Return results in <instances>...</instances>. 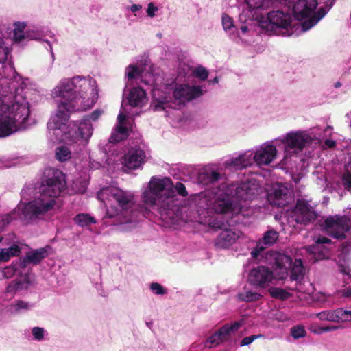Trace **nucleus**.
<instances>
[{"mask_svg":"<svg viewBox=\"0 0 351 351\" xmlns=\"http://www.w3.org/2000/svg\"><path fill=\"white\" fill-rule=\"evenodd\" d=\"M65 188L64 175L58 169H47L40 187L39 197L23 205L21 219L25 223L42 219L46 213L53 208L56 204V198Z\"/></svg>","mask_w":351,"mask_h":351,"instance_id":"f257e3e1","label":"nucleus"},{"mask_svg":"<svg viewBox=\"0 0 351 351\" xmlns=\"http://www.w3.org/2000/svg\"><path fill=\"white\" fill-rule=\"evenodd\" d=\"M89 86L84 78L76 76L62 80L54 88L53 95L60 97L61 102L70 104L71 108H86V91Z\"/></svg>","mask_w":351,"mask_h":351,"instance_id":"f03ea898","label":"nucleus"},{"mask_svg":"<svg viewBox=\"0 0 351 351\" xmlns=\"http://www.w3.org/2000/svg\"><path fill=\"white\" fill-rule=\"evenodd\" d=\"M110 201H114L117 207L111 206L107 209L106 217L110 219L117 218L120 223H129L134 218V195L129 192L118 188L106 190Z\"/></svg>","mask_w":351,"mask_h":351,"instance_id":"7ed1b4c3","label":"nucleus"},{"mask_svg":"<svg viewBox=\"0 0 351 351\" xmlns=\"http://www.w3.org/2000/svg\"><path fill=\"white\" fill-rule=\"evenodd\" d=\"M175 197V191L170 178L159 179L152 177L149 182L148 190L143 193L146 204L169 206L170 199Z\"/></svg>","mask_w":351,"mask_h":351,"instance_id":"20e7f679","label":"nucleus"},{"mask_svg":"<svg viewBox=\"0 0 351 351\" xmlns=\"http://www.w3.org/2000/svg\"><path fill=\"white\" fill-rule=\"evenodd\" d=\"M200 208L217 214H228L234 210L232 196L230 193L215 195L202 196L198 201Z\"/></svg>","mask_w":351,"mask_h":351,"instance_id":"39448f33","label":"nucleus"},{"mask_svg":"<svg viewBox=\"0 0 351 351\" xmlns=\"http://www.w3.org/2000/svg\"><path fill=\"white\" fill-rule=\"evenodd\" d=\"M258 26L268 34H276L277 29H287L291 23L289 14L280 10L271 11L267 16H261L258 20Z\"/></svg>","mask_w":351,"mask_h":351,"instance_id":"423d86ee","label":"nucleus"},{"mask_svg":"<svg viewBox=\"0 0 351 351\" xmlns=\"http://www.w3.org/2000/svg\"><path fill=\"white\" fill-rule=\"evenodd\" d=\"M30 114L29 102L22 95H16L14 103L8 108L7 116L21 129Z\"/></svg>","mask_w":351,"mask_h":351,"instance_id":"0eeeda50","label":"nucleus"},{"mask_svg":"<svg viewBox=\"0 0 351 351\" xmlns=\"http://www.w3.org/2000/svg\"><path fill=\"white\" fill-rule=\"evenodd\" d=\"M328 235L338 240L346 239V233L351 228V220L346 216H330L324 221Z\"/></svg>","mask_w":351,"mask_h":351,"instance_id":"6e6552de","label":"nucleus"},{"mask_svg":"<svg viewBox=\"0 0 351 351\" xmlns=\"http://www.w3.org/2000/svg\"><path fill=\"white\" fill-rule=\"evenodd\" d=\"M258 185L255 181H247L240 184L234 183L228 186L227 191L232 197L241 201H251L258 195Z\"/></svg>","mask_w":351,"mask_h":351,"instance_id":"1a4fd4ad","label":"nucleus"},{"mask_svg":"<svg viewBox=\"0 0 351 351\" xmlns=\"http://www.w3.org/2000/svg\"><path fill=\"white\" fill-rule=\"evenodd\" d=\"M317 215L312 210L308 202L304 199H298L293 209L291 218L298 224L306 225L315 220Z\"/></svg>","mask_w":351,"mask_h":351,"instance_id":"9d476101","label":"nucleus"},{"mask_svg":"<svg viewBox=\"0 0 351 351\" xmlns=\"http://www.w3.org/2000/svg\"><path fill=\"white\" fill-rule=\"evenodd\" d=\"M67 132H65L73 142H77L79 138L88 141L93 134V127L87 117H84L79 123H70Z\"/></svg>","mask_w":351,"mask_h":351,"instance_id":"9b49d317","label":"nucleus"},{"mask_svg":"<svg viewBox=\"0 0 351 351\" xmlns=\"http://www.w3.org/2000/svg\"><path fill=\"white\" fill-rule=\"evenodd\" d=\"M282 141L285 145L286 149L302 151L311 144L312 138L304 131L291 132L287 134Z\"/></svg>","mask_w":351,"mask_h":351,"instance_id":"f8f14e48","label":"nucleus"},{"mask_svg":"<svg viewBox=\"0 0 351 351\" xmlns=\"http://www.w3.org/2000/svg\"><path fill=\"white\" fill-rule=\"evenodd\" d=\"M274 279L273 271L267 267L258 266L249 274L248 282L256 287L265 288Z\"/></svg>","mask_w":351,"mask_h":351,"instance_id":"ddd939ff","label":"nucleus"},{"mask_svg":"<svg viewBox=\"0 0 351 351\" xmlns=\"http://www.w3.org/2000/svg\"><path fill=\"white\" fill-rule=\"evenodd\" d=\"M173 97L179 104H184L186 101H190L198 98L203 95V90L199 86L176 85L173 89Z\"/></svg>","mask_w":351,"mask_h":351,"instance_id":"4468645a","label":"nucleus"},{"mask_svg":"<svg viewBox=\"0 0 351 351\" xmlns=\"http://www.w3.org/2000/svg\"><path fill=\"white\" fill-rule=\"evenodd\" d=\"M70 104L60 102L57 106L56 113L53 118L54 126L50 124L49 128L51 130H63L67 121L70 118V114L73 112L86 110V108H74L71 107Z\"/></svg>","mask_w":351,"mask_h":351,"instance_id":"2eb2a0df","label":"nucleus"},{"mask_svg":"<svg viewBox=\"0 0 351 351\" xmlns=\"http://www.w3.org/2000/svg\"><path fill=\"white\" fill-rule=\"evenodd\" d=\"M317 5V0H299L293 7L294 17L299 21H304L308 19Z\"/></svg>","mask_w":351,"mask_h":351,"instance_id":"dca6fc26","label":"nucleus"},{"mask_svg":"<svg viewBox=\"0 0 351 351\" xmlns=\"http://www.w3.org/2000/svg\"><path fill=\"white\" fill-rule=\"evenodd\" d=\"M241 232L234 228L223 229L215 240V245L220 249H226L234 244L239 238Z\"/></svg>","mask_w":351,"mask_h":351,"instance_id":"f3484780","label":"nucleus"},{"mask_svg":"<svg viewBox=\"0 0 351 351\" xmlns=\"http://www.w3.org/2000/svg\"><path fill=\"white\" fill-rule=\"evenodd\" d=\"M145 153L141 149L130 150L124 157V165L129 169H136L144 162Z\"/></svg>","mask_w":351,"mask_h":351,"instance_id":"a211bd4d","label":"nucleus"},{"mask_svg":"<svg viewBox=\"0 0 351 351\" xmlns=\"http://www.w3.org/2000/svg\"><path fill=\"white\" fill-rule=\"evenodd\" d=\"M49 246L31 250L26 253L25 256L21 262V267H25L27 264L32 263L34 265H38L42 260L49 256Z\"/></svg>","mask_w":351,"mask_h":351,"instance_id":"6ab92c4d","label":"nucleus"},{"mask_svg":"<svg viewBox=\"0 0 351 351\" xmlns=\"http://www.w3.org/2000/svg\"><path fill=\"white\" fill-rule=\"evenodd\" d=\"M276 147L273 145H268L255 153L254 160L259 165H269L276 158Z\"/></svg>","mask_w":351,"mask_h":351,"instance_id":"aec40b11","label":"nucleus"},{"mask_svg":"<svg viewBox=\"0 0 351 351\" xmlns=\"http://www.w3.org/2000/svg\"><path fill=\"white\" fill-rule=\"evenodd\" d=\"M288 191L285 187H278L267 195V200L272 206L285 207L289 203Z\"/></svg>","mask_w":351,"mask_h":351,"instance_id":"412c9836","label":"nucleus"},{"mask_svg":"<svg viewBox=\"0 0 351 351\" xmlns=\"http://www.w3.org/2000/svg\"><path fill=\"white\" fill-rule=\"evenodd\" d=\"M128 100L130 106L132 107H141L147 100V93L141 87H134L129 92Z\"/></svg>","mask_w":351,"mask_h":351,"instance_id":"4be33fe9","label":"nucleus"},{"mask_svg":"<svg viewBox=\"0 0 351 351\" xmlns=\"http://www.w3.org/2000/svg\"><path fill=\"white\" fill-rule=\"evenodd\" d=\"M243 325V321L239 320L232 324H226L218 330V335L223 342L228 341L233 332H237Z\"/></svg>","mask_w":351,"mask_h":351,"instance_id":"5701e85b","label":"nucleus"},{"mask_svg":"<svg viewBox=\"0 0 351 351\" xmlns=\"http://www.w3.org/2000/svg\"><path fill=\"white\" fill-rule=\"evenodd\" d=\"M19 130L21 129L6 114L0 117V138L9 136Z\"/></svg>","mask_w":351,"mask_h":351,"instance_id":"b1692460","label":"nucleus"},{"mask_svg":"<svg viewBox=\"0 0 351 351\" xmlns=\"http://www.w3.org/2000/svg\"><path fill=\"white\" fill-rule=\"evenodd\" d=\"M279 233L274 230L266 231L262 239L258 241V247L261 250H265L268 247L273 245L278 239Z\"/></svg>","mask_w":351,"mask_h":351,"instance_id":"393cba45","label":"nucleus"},{"mask_svg":"<svg viewBox=\"0 0 351 351\" xmlns=\"http://www.w3.org/2000/svg\"><path fill=\"white\" fill-rule=\"evenodd\" d=\"M22 209H23V206L22 207L18 206L16 208H14L11 213L6 214L5 215H3V216H0V232L12 220L20 219L23 223H26L20 217V215H21Z\"/></svg>","mask_w":351,"mask_h":351,"instance_id":"a878e982","label":"nucleus"},{"mask_svg":"<svg viewBox=\"0 0 351 351\" xmlns=\"http://www.w3.org/2000/svg\"><path fill=\"white\" fill-rule=\"evenodd\" d=\"M221 177V176L219 172L214 170H208L200 173L198 178L202 184L208 185L216 183L220 180Z\"/></svg>","mask_w":351,"mask_h":351,"instance_id":"bb28decb","label":"nucleus"},{"mask_svg":"<svg viewBox=\"0 0 351 351\" xmlns=\"http://www.w3.org/2000/svg\"><path fill=\"white\" fill-rule=\"evenodd\" d=\"M326 14L324 8H320L317 12L313 13L311 17L302 23V27L304 31H307L315 25Z\"/></svg>","mask_w":351,"mask_h":351,"instance_id":"cd10ccee","label":"nucleus"},{"mask_svg":"<svg viewBox=\"0 0 351 351\" xmlns=\"http://www.w3.org/2000/svg\"><path fill=\"white\" fill-rule=\"evenodd\" d=\"M20 252L21 249L16 244H13L8 248L1 249L0 251V261L2 262L8 261L12 256H18Z\"/></svg>","mask_w":351,"mask_h":351,"instance_id":"c85d7f7f","label":"nucleus"},{"mask_svg":"<svg viewBox=\"0 0 351 351\" xmlns=\"http://www.w3.org/2000/svg\"><path fill=\"white\" fill-rule=\"evenodd\" d=\"M250 12L256 10H266L270 4V0H244Z\"/></svg>","mask_w":351,"mask_h":351,"instance_id":"c756f323","label":"nucleus"},{"mask_svg":"<svg viewBox=\"0 0 351 351\" xmlns=\"http://www.w3.org/2000/svg\"><path fill=\"white\" fill-rule=\"evenodd\" d=\"M237 297L240 301L251 302L261 300L263 298V295L256 291H245L244 292L239 293Z\"/></svg>","mask_w":351,"mask_h":351,"instance_id":"7c9ffc66","label":"nucleus"},{"mask_svg":"<svg viewBox=\"0 0 351 351\" xmlns=\"http://www.w3.org/2000/svg\"><path fill=\"white\" fill-rule=\"evenodd\" d=\"M269 295L275 299L282 301L287 300L291 295L285 289L280 287H271L268 289Z\"/></svg>","mask_w":351,"mask_h":351,"instance_id":"2f4dec72","label":"nucleus"},{"mask_svg":"<svg viewBox=\"0 0 351 351\" xmlns=\"http://www.w3.org/2000/svg\"><path fill=\"white\" fill-rule=\"evenodd\" d=\"M75 223L80 226H88L92 223H95V218L90 217L88 214L80 213L77 215L73 219Z\"/></svg>","mask_w":351,"mask_h":351,"instance_id":"473e14b6","label":"nucleus"},{"mask_svg":"<svg viewBox=\"0 0 351 351\" xmlns=\"http://www.w3.org/2000/svg\"><path fill=\"white\" fill-rule=\"evenodd\" d=\"M154 110H165L167 108H171V101L167 97L157 99L154 101Z\"/></svg>","mask_w":351,"mask_h":351,"instance_id":"72a5a7b5","label":"nucleus"},{"mask_svg":"<svg viewBox=\"0 0 351 351\" xmlns=\"http://www.w3.org/2000/svg\"><path fill=\"white\" fill-rule=\"evenodd\" d=\"M56 158L61 161H66L68 160L71 156V151L65 146H60L57 148L56 152Z\"/></svg>","mask_w":351,"mask_h":351,"instance_id":"f704fd0d","label":"nucleus"},{"mask_svg":"<svg viewBox=\"0 0 351 351\" xmlns=\"http://www.w3.org/2000/svg\"><path fill=\"white\" fill-rule=\"evenodd\" d=\"M208 226L215 230H221L227 228V223L219 217H212L208 220Z\"/></svg>","mask_w":351,"mask_h":351,"instance_id":"c9c22d12","label":"nucleus"},{"mask_svg":"<svg viewBox=\"0 0 351 351\" xmlns=\"http://www.w3.org/2000/svg\"><path fill=\"white\" fill-rule=\"evenodd\" d=\"M250 165V161L245 159L243 155L233 158L231 161V165L237 169H243Z\"/></svg>","mask_w":351,"mask_h":351,"instance_id":"e433bc0d","label":"nucleus"},{"mask_svg":"<svg viewBox=\"0 0 351 351\" xmlns=\"http://www.w3.org/2000/svg\"><path fill=\"white\" fill-rule=\"evenodd\" d=\"M291 264V258L284 254L278 255V256L276 258L274 262L276 267L279 269L286 268L287 265L290 266Z\"/></svg>","mask_w":351,"mask_h":351,"instance_id":"4c0bfd02","label":"nucleus"},{"mask_svg":"<svg viewBox=\"0 0 351 351\" xmlns=\"http://www.w3.org/2000/svg\"><path fill=\"white\" fill-rule=\"evenodd\" d=\"M126 75L129 80L139 77L141 76L143 71L136 65L130 64L126 69Z\"/></svg>","mask_w":351,"mask_h":351,"instance_id":"58836bf2","label":"nucleus"},{"mask_svg":"<svg viewBox=\"0 0 351 351\" xmlns=\"http://www.w3.org/2000/svg\"><path fill=\"white\" fill-rule=\"evenodd\" d=\"M291 335L294 339H297L305 337L306 332L303 326L298 325L291 328Z\"/></svg>","mask_w":351,"mask_h":351,"instance_id":"ea45409f","label":"nucleus"},{"mask_svg":"<svg viewBox=\"0 0 351 351\" xmlns=\"http://www.w3.org/2000/svg\"><path fill=\"white\" fill-rule=\"evenodd\" d=\"M331 243V240L326 237L319 236L315 240V245H311L308 247V250L311 253H315L319 244H328Z\"/></svg>","mask_w":351,"mask_h":351,"instance_id":"a19ab883","label":"nucleus"},{"mask_svg":"<svg viewBox=\"0 0 351 351\" xmlns=\"http://www.w3.org/2000/svg\"><path fill=\"white\" fill-rule=\"evenodd\" d=\"M192 73L193 76L202 81L206 80L208 77V71L202 66H198Z\"/></svg>","mask_w":351,"mask_h":351,"instance_id":"79ce46f5","label":"nucleus"},{"mask_svg":"<svg viewBox=\"0 0 351 351\" xmlns=\"http://www.w3.org/2000/svg\"><path fill=\"white\" fill-rule=\"evenodd\" d=\"M223 342L219 336L217 331L210 336L206 341L205 346L209 348L215 347Z\"/></svg>","mask_w":351,"mask_h":351,"instance_id":"37998d69","label":"nucleus"},{"mask_svg":"<svg viewBox=\"0 0 351 351\" xmlns=\"http://www.w3.org/2000/svg\"><path fill=\"white\" fill-rule=\"evenodd\" d=\"M304 269L296 268H292L290 272V280L291 281L300 282L304 277Z\"/></svg>","mask_w":351,"mask_h":351,"instance_id":"c03bdc74","label":"nucleus"},{"mask_svg":"<svg viewBox=\"0 0 351 351\" xmlns=\"http://www.w3.org/2000/svg\"><path fill=\"white\" fill-rule=\"evenodd\" d=\"M21 290H23L21 280H13L6 287V291L8 293H15Z\"/></svg>","mask_w":351,"mask_h":351,"instance_id":"a18cd8bd","label":"nucleus"},{"mask_svg":"<svg viewBox=\"0 0 351 351\" xmlns=\"http://www.w3.org/2000/svg\"><path fill=\"white\" fill-rule=\"evenodd\" d=\"M16 270V266L11 265L3 269H0V273L3 278H10L15 274Z\"/></svg>","mask_w":351,"mask_h":351,"instance_id":"49530a36","label":"nucleus"},{"mask_svg":"<svg viewBox=\"0 0 351 351\" xmlns=\"http://www.w3.org/2000/svg\"><path fill=\"white\" fill-rule=\"evenodd\" d=\"M317 317L321 320H327L330 322H335V316L334 315L333 311H323L317 314Z\"/></svg>","mask_w":351,"mask_h":351,"instance_id":"de8ad7c7","label":"nucleus"},{"mask_svg":"<svg viewBox=\"0 0 351 351\" xmlns=\"http://www.w3.org/2000/svg\"><path fill=\"white\" fill-rule=\"evenodd\" d=\"M114 130L117 131V132L123 136L124 140H125L130 136L129 128L124 125L117 124Z\"/></svg>","mask_w":351,"mask_h":351,"instance_id":"09e8293b","label":"nucleus"},{"mask_svg":"<svg viewBox=\"0 0 351 351\" xmlns=\"http://www.w3.org/2000/svg\"><path fill=\"white\" fill-rule=\"evenodd\" d=\"M175 193L177 192L179 195L182 197H186L188 195V192L186 191L185 185L180 182H178L176 186L173 187Z\"/></svg>","mask_w":351,"mask_h":351,"instance_id":"8fccbe9b","label":"nucleus"},{"mask_svg":"<svg viewBox=\"0 0 351 351\" xmlns=\"http://www.w3.org/2000/svg\"><path fill=\"white\" fill-rule=\"evenodd\" d=\"M222 25L225 30L230 29L233 27V20L226 14L222 16Z\"/></svg>","mask_w":351,"mask_h":351,"instance_id":"3c124183","label":"nucleus"},{"mask_svg":"<svg viewBox=\"0 0 351 351\" xmlns=\"http://www.w3.org/2000/svg\"><path fill=\"white\" fill-rule=\"evenodd\" d=\"M333 313L334 315L336 317L335 322L339 323L347 319V317H345V314L346 313L345 310L342 308H338L333 311Z\"/></svg>","mask_w":351,"mask_h":351,"instance_id":"603ef678","label":"nucleus"},{"mask_svg":"<svg viewBox=\"0 0 351 351\" xmlns=\"http://www.w3.org/2000/svg\"><path fill=\"white\" fill-rule=\"evenodd\" d=\"M263 337V335H252L251 336L245 337L241 340V341L240 343V346H247V345L250 344L251 343H252L254 340H256L260 337Z\"/></svg>","mask_w":351,"mask_h":351,"instance_id":"864d4df0","label":"nucleus"},{"mask_svg":"<svg viewBox=\"0 0 351 351\" xmlns=\"http://www.w3.org/2000/svg\"><path fill=\"white\" fill-rule=\"evenodd\" d=\"M342 182L345 189L351 191V173L346 172L343 175Z\"/></svg>","mask_w":351,"mask_h":351,"instance_id":"5fc2aeb1","label":"nucleus"},{"mask_svg":"<svg viewBox=\"0 0 351 351\" xmlns=\"http://www.w3.org/2000/svg\"><path fill=\"white\" fill-rule=\"evenodd\" d=\"M8 55V49L3 46V40H0V64L6 61Z\"/></svg>","mask_w":351,"mask_h":351,"instance_id":"6e6d98bb","label":"nucleus"},{"mask_svg":"<svg viewBox=\"0 0 351 351\" xmlns=\"http://www.w3.org/2000/svg\"><path fill=\"white\" fill-rule=\"evenodd\" d=\"M150 289L157 295H164L166 293L165 289L158 282H152L150 285Z\"/></svg>","mask_w":351,"mask_h":351,"instance_id":"4d7b16f0","label":"nucleus"},{"mask_svg":"<svg viewBox=\"0 0 351 351\" xmlns=\"http://www.w3.org/2000/svg\"><path fill=\"white\" fill-rule=\"evenodd\" d=\"M13 306L16 312H19L21 310H28L29 308V303L23 300L16 301Z\"/></svg>","mask_w":351,"mask_h":351,"instance_id":"13d9d810","label":"nucleus"},{"mask_svg":"<svg viewBox=\"0 0 351 351\" xmlns=\"http://www.w3.org/2000/svg\"><path fill=\"white\" fill-rule=\"evenodd\" d=\"M32 333L35 339L40 341L44 337V329L40 327H34L32 330Z\"/></svg>","mask_w":351,"mask_h":351,"instance_id":"bf43d9fd","label":"nucleus"},{"mask_svg":"<svg viewBox=\"0 0 351 351\" xmlns=\"http://www.w3.org/2000/svg\"><path fill=\"white\" fill-rule=\"evenodd\" d=\"M123 140L124 139L123 138V136H121L118 132H117V131L114 129L109 138V142L110 143H117Z\"/></svg>","mask_w":351,"mask_h":351,"instance_id":"052dcab7","label":"nucleus"},{"mask_svg":"<svg viewBox=\"0 0 351 351\" xmlns=\"http://www.w3.org/2000/svg\"><path fill=\"white\" fill-rule=\"evenodd\" d=\"M13 36H14V41L16 43H20V42L23 41L24 39H25L26 38H28V35H25L24 34V32H14Z\"/></svg>","mask_w":351,"mask_h":351,"instance_id":"680f3d73","label":"nucleus"},{"mask_svg":"<svg viewBox=\"0 0 351 351\" xmlns=\"http://www.w3.org/2000/svg\"><path fill=\"white\" fill-rule=\"evenodd\" d=\"M21 284L23 285V289H27L30 285L32 284L30 276L29 274H25L23 280H21Z\"/></svg>","mask_w":351,"mask_h":351,"instance_id":"e2e57ef3","label":"nucleus"},{"mask_svg":"<svg viewBox=\"0 0 351 351\" xmlns=\"http://www.w3.org/2000/svg\"><path fill=\"white\" fill-rule=\"evenodd\" d=\"M102 111L100 110H95L93 112L90 113V114L88 117H86L89 121L90 122V120L92 121H96L97 120L99 117L101 115Z\"/></svg>","mask_w":351,"mask_h":351,"instance_id":"0e129e2a","label":"nucleus"},{"mask_svg":"<svg viewBox=\"0 0 351 351\" xmlns=\"http://www.w3.org/2000/svg\"><path fill=\"white\" fill-rule=\"evenodd\" d=\"M158 10V8L154 5L153 3H149L147 9V14L150 17L155 16V12Z\"/></svg>","mask_w":351,"mask_h":351,"instance_id":"69168bd1","label":"nucleus"},{"mask_svg":"<svg viewBox=\"0 0 351 351\" xmlns=\"http://www.w3.org/2000/svg\"><path fill=\"white\" fill-rule=\"evenodd\" d=\"M14 32H23L24 29L26 27V24L25 23H20V22L14 23Z\"/></svg>","mask_w":351,"mask_h":351,"instance_id":"338daca9","label":"nucleus"},{"mask_svg":"<svg viewBox=\"0 0 351 351\" xmlns=\"http://www.w3.org/2000/svg\"><path fill=\"white\" fill-rule=\"evenodd\" d=\"M264 250H261L258 247V241L256 243V246L255 248L253 249V250L251 252V255L253 258H257L259 255L260 252L263 251Z\"/></svg>","mask_w":351,"mask_h":351,"instance_id":"774afa93","label":"nucleus"}]
</instances>
